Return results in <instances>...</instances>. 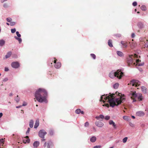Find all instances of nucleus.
<instances>
[{
	"mask_svg": "<svg viewBox=\"0 0 148 148\" xmlns=\"http://www.w3.org/2000/svg\"><path fill=\"white\" fill-rule=\"evenodd\" d=\"M12 20V19L10 18H7V21L8 22H10Z\"/></svg>",
	"mask_w": 148,
	"mask_h": 148,
	"instance_id": "nucleus-45",
	"label": "nucleus"
},
{
	"mask_svg": "<svg viewBox=\"0 0 148 148\" xmlns=\"http://www.w3.org/2000/svg\"><path fill=\"white\" fill-rule=\"evenodd\" d=\"M8 80V78H7L6 77V78H5L3 79V81L4 82H6V81H7Z\"/></svg>",
	"mask_w": 148,
	"mask_h": 148,
	"instance_id": "nucleus-48",
	"label": "nucleus"
},
{
	"mask_svg": "<svg viewBox=\"0 0 148 148\" xmlns=\"http://www.w3.org/2000/svg\"><path fill=\"white\" fill-rule=\"evenodd\" d=\"M20 98L18 95L17 96V97L15 98V101L17 102H18L19 101Z\"/></svg>",
	"mask_w": 148,
	"mask_h": 148,
	"instance_id": "nucleus-34",
	"label": "nucleus"
},
{
	"mask_svg": "<svg viewBox=\"0 0 148 148\" xmlns=\"http://www.w3.org/2000/svg\"><path fill=\"white\" fill-rule=\"evenodd\" d=\"M13 95V94L12 93H10L9 94V96H12Z\"/></svg>",
	"mask_w": 148,
	"mask_h": 148,
	"instance_id": "nucleus-59",
	"label": "nucleus"
},
{
	"mask_svg": "<svg viewBox=\"0 0 148 148\" xmlns=\"http://www.w3.org/2000/svg\"><path fill=\"white\" fill-rule=\"evenodd\" d=\"M108 45L110 47H113V45L112 43V41L110 40H109L108 42Z\"/></svg>",
	"mask_w": 148,
	"mask_h": 148,
	"instance_id": "nucleus-25",
	"label": "nucleus"
},
{
	"mask_svg": "<svg viewBox=\"0 0 148 148\" xmlns=\"http://www.w3.org/2000/svg\"><path fill=\"white\" fill-rule=\"evenodd\" d=\"M22 107V106H17L16 107V108H21Z\"/></svg>",
	"mask_w": 148,
	"mask_h": 148,
	"instance_id": "nucleus-55",
	"label": "nucleus"
},
{
	"mask_svg": "<svg viewBox=\"0 0 148 148\" xmlns=\"http://www.w3.org/2000/svg\"><path fill=\"white\" fill-rule=\"evenodd\" d=\"M52 143L51 142H50L49 143H48V145L47 146V147L48 148H50V146L49 145L50 144H51Z\"/></svg>",
	"mask_w": 148,
	"mask_h": 148,
	"instance_id": "nucleus-47",
	"label": "nucleus"
},
{
	"mask_svg": "<svg viewBox=\"0 0 148 148\" xmlns=\"http://www.w3.org/2000/svg\"><path fill=\"white\" fill-rule=\"evenodd\" d=\"M47 132L44 130H40L38 133V135L39 137H40L44 138L45 136L47 134Z\"/></svg>",
	"mask_w": 148,
	"mask_h": 148,
	"instance_id": "nucleus-7",
	"label": "nucleus"
},
{
	"mask_svg": "<svg viewBox=\"0 0 148 148\" xmlns=\"http://www.w3.org/2000/svg\"><path fill=\"white\" fill-rule=\"evenodd\" d=\"M16 31V29L15 28L12 29H11V32L12 33H14Z\"/></svg>",
	"mask_w": 148,
	"mask_h": 148,
	"instance_id": "nucleus-38",
	"label": "nucleus"
},
{
	"mask_svg": "<svg viewBox=\"0 0 148 148\" xmlns=\"http://www.w3.org/2000/svg\"><path fill=\"white\" fill-rule=\"evenodd\" d=\"M16 34L17 36L18 37H20L21 36V35L20 34H19V33L17 31L16 32Z\"/></svg>",
	"mask_w": 148,
	"mask_h": 148,
	"instance_id": "nucleus-41",
	"label": "nucleus"
},
{
	"mask_svg": "<svg viewBox=\"0 0 148 148\" xmlns=\"http://www.w3.org/2000/svg\"><path fill=\"white\" fill-rule=\"evenodd\" d=\"M46 145H47V143L46 142H45V143H44V147H45L46 146Z\"/></svg>",
	"mask_w": 148,
	"mask_h": 148,
	"instance_id": "nucleus-58",
	"label": "nucleus"
},
{
	"mask_svg": "<svg viewBox=\"0 0 148 148\" xmlns=\"http://www.w3.org/2000/svg\"><path fill=\"white\" fill-rule=\"evenodd\" d=\"M47 92L44 89L40 88L36 92L35 96L36 99L39 102L47 103L46 97Z\"/></svg>",
	"mask_w": 148,
	"mask_h": 148,
	"instance_id": "nucleus-2",
	"label": "nucleus"
},
{
	"mask_svg": "<svg viewBox=\"0 0 148 148\" xmlns=\"http://www.w3.org/2000/svg\"><path fill=\"white\" fill-rule=\"evenodd\" d=\"M141 60L139 59H137L135 60V65H141L140 64V62H141Z\"/></svg>",
	"mask_w": 148,
	"mask_h": 148,
	"instance_id": "nucleus-22",
	"label": "nucleus"
},
{
	"mask_svg": "<svg viewBox=\"0 0 148 148\" xmlns=\"http://www.w3.org/2000/svg\"><path fill=\"white\" fill-rule=\"evenodd\" d=\"M138 26V27L140 29H142L144 27L143 24L141 22H138L137 24Z\"/></svg>",
	"mask_w": 148,
	"mask_h": 148,
	"instance_id": "nucleus-12",
	"label": "nucleus"
},
{
	"mask_svg": "<svg viewBox=\"0 0 148 148\" xmlns=\"http://www.w3.org/2000/svg\"><path fill=\"white\" fill-rule=\"evenodd\" d=\"M140 82L139 81L136 80H133L131 81L130 84L133 86L138 87L140 85Z\"/></svg>",
	"mask_w": 148,
	"mask_h": 148,
	"instance_id": "nucleus-6",
	"label": "nucleus"
},
{
	"mask_svg": "<svg viewBox=\"0 0 148 148\" xmlns=\"http://www.w3.org/2000/svg\"><path fill=\"white\" fill-rule=\"evenodd\" d=\"M11 65H19V63L18 62H12Z\"/></svg>",
	"mask_w": 148,
	"mask_h": 148,
	"instance_id": "nucleus-32",
	"label": "nucleus"
},
{
	"mask_svg": "<svg viewBox=\"0 0 148 148\" xmlns=\"http://www.w3.org/2000/svg\"><path fill=\"white\" fill-rule=\"evenodd\" d=\"M137 68L138 69V70H139L140 71H142V69L141 68H140V67H137Z\"/></svg>",
	"mask_w": 148,
	"mask_h": 148,
	"instance_id": "nucleus-50",
	"label": "nucleus"
},
{
	"mask_svg": "<svg viewBox=\"0 0 148 148\" xmlns=\"http://www.w3.org/2000/svg\"><path fill=\"white\" fill-rule=\"evenodd\" d=\"M27 105V103H24L23 105H22V106H26Z\"/></svg>",
	"mask_w": 148,
	"mask_h": 148,
	"instance_id": "nucleus-56",
	"label": "nucleus"
},
{
	"mask_svg": "<svg viewBox=\"0 0 148 148\" xmlns=\"http://www.w3.org/2000/svg\"><path fill=\"white\" fill-rule=\"evenodd\" d=\"M119 86V84L118 83H116L115 84H114L113 86V87L115 89H116L118 88Z\"/></svg>",
	"mask_w": 148,
	"mask_h": 148,
	"instance_id": "nucleus-26",
	"label": "nucleus"
},
{
	"mask_svg": "<svg viewBox=\"0 0 148 148\" xmlns=\"http://www.w3.org/2000/svg\"><path fill=\"white\" fill-rule=\"evenodd\" d=\"M95 118L97 120H99L100 118L103 119L104 118V116L102 114H100L99 116H96Z\"/></svg>",
	"mask_w": 148,
	"mask_h": 148,
	"instance_id": "nucleus-20",
	"label": "nucleus"
},
{
	"mask_svg": "<svg viewBox=\"0 0 148 148\" xmlns=\"http://www.w3.org/2000/svg\"><path fill=\"white\" fill-rule=\"evenodd\" d=\"M90 56L94 60L96 59V56L95 54L93 53H91L90 54Z\"/></svg>",
	"mask_w": 148,
	"mask_h": 148,
	"instance_id": "nucleus-27",
	"label": "nucleus"
},
{
	"mask_svg": "<svg viewBox=\"0 0 148 148\" xmlns=\"http://www.w3.org/2000/svg\"><path fill=\"white\" fill-rule=\"evenodd\" d=\"M141 9L143 10H145L146 9V8L145 5H143L141 7Z\"/></svg>",
	"mask_w": 148,
	"mask_h": 148,
	"instance_id": "nucleus-30",
	"label": "nucleus"
},
{
	"mask_svg": "<svg viewBox=\"0 0 148 148\" xmlns=\"http://www.w3.org/2000/svg\"><path fill=\"white\" fill-rule=\"evenodd\" d=\"M12 68L17 69L19 67L20 65H11Z\"/></svg>",
	"mask_w": 148,
	"mask_h": 148,
	"instance_id": "nucleus-36",
	"label": "nucleus"
},
{
	"mask_svg": "<svg viewBox=\"0 0 148 148\" xmlns=\"http://www.w3.org/2000/svg\"><path fill=\"white\" fill-rule=\"evenodd\" d=\"M89 123L88 122H86L84 124V126L85 127H88L89 126Z\"/></svg>",
	"mask_w": 148,
	"mask_h": 148,
	"instance_id": "nucleus-39",
	"label": "nucleus"
},
{
	"mask_svg": "<svg viewBox=\"0 0 148 148\" xmlns=\"http://www.w3.org/2000/svg\"><path fill=\"white\" fill-rule=\"evenodd\" d=\"M135 36L134 33H132V38H133Z\"/></svg>",
	"mask_w": 148,
	"mask_h": 148,
	"instance_id": "nucleus-54",
	"label": "nucleus"
},
{
	"mask_svg": "<svg viewBox=\"0 0 148 148\" xmlns=\"http://www.w3.org/2000/svg\"><path fill=\"white\" fill-rule=\"evenodd\" d=\"M145 47H148V40H146V42H145Z\"/></svg>",
	"mask_w": 148,
	"mask_h": 148,
	"instance_id": "nucleus-35",
	"label": "nucleus"
},
{
	"mask_svg": "<svg viewBox=\"0 0 148 148\" xmlns=\"http://www.w3.org/2000/svg\"><path fill=\"white\" fill-rule=\"evenodd\" d=\"M121 43L123 46L124 47L127 48V44L126 42L122 41H121Z\"/></svg>",
	"mask_w": 148,
	"mask_h": 148,
	"instance_id": "nucleus-16",
	"label": "nucleus"
},
{
	"mask_svg": "<svg viewBox=\"0 0 148 148\" xmlns=\"http://www.w3.org/2000/svg\"><path fill=\"white\" fill-rule=\"evenodd\" d=\"M145 111H148V107L146 108L145 109Z\"/></svg>",
	"mask_w": 148,
	"mask_h": 148,
	"instance_id": "nucleus-62",
	"label": "nucleus"
},
{
	"mask_svg": "<svg viewBox=\"0 0 148 148\" xmlns=\"http://www.w3.org/2000/svg\"><path fill=\"white\" fill-rule=\"evenodd\" d=\"M76 113L77 114H79L80 113H81L82 114H84V112L83 111H81V110L80 109H77L75 111Z\"/></svg>",
	"mask_w": 148,
	"mask_h": 148,
	"instance_id": "nucleus-13",
	"label": "nucleus"
},
{
	"mask_svg": "<svg viewBox=\"0 0 148 148\" xmlns=\"http://www.w3.org/2000/svg\"><path fill=\"white\" fill-rule=\"evenodd\" d=\"M54 67L56 69H59L61 67V65H54Z\"/></svg>",
	"mask_w": 148,
	"mask_h": 148,
	"instance_id": "nucleus-42",
	"label": "nucleus"
},
{
	"mask_svg": "<svg viewBox=\"0 0 148 148\" xmlns=\"http://www.w3.org/2000/svg\"><path fill=\"white\" fill-rule=\"evenodd\" d=\"M109 123L110 125H112L114 128H116V125L115 123L112 120H110L109 121Z\"/></svg>",
	"mask_w": 148,
	"mask_h": 148,
	"instance_id": "nucleus-11",
	"label": "nucleus"
},
{
	"mask_svg": "<svg viewBox=\"0 0 148 148\" xmlns=\"http://www.w3.org/2000/svg\"><path fill=\"white\" fill-rule=\"evenodd\" d=\"M9 70V69L7 67H5V71H8Z\"/></svg>",
	"mask_w": 148,
	"mask_h": 148,
	"instance_id": "nucleus-49",
	"label": "nucleus"
},
{
	"mask_svg": "<svg viewBox=\"0 0 148 148\" xmlns=\"http://www.w3.org/2000/svg\"><path fill=\"white\" fill-rule=\"evenodd\" d=\"M49 134L50 135H53L54 134V131L52 129H50L49 132Z\"/></svg>",
	"mask_w": 148,
	"mask_h": 148,
	"instance_id": "nucleus-28",
	"label": "nucleus"
},
{
	"mask_svg": "<svg viewBox=\"0 0 148 148\" xmlns=\"http://www.w3.org/2000/svg\"><path fill=\"white\" fill-rule=\"evenodd\" d=\"M97 138L95 136H92L90 138V141L92 143L95 142Z\"/></svg>",
	"mask_w": 148,
	"mask_h": 148,
	"instance_id": "nucleus-15",
	"label": "nucleus"
},
{
	"mask_svg": "<svg viewBox=\"0 0 148 148\" xmlns=\"http://www.w3.org/2000/svg\"><path fill=\"white\" fill-rule=\"evenodd\" d=\"M93 148H98V147H97V145L93 147Z\"/></svg>",
	"mask_w": 148,
	"mask_h": 148,
	"instance_id": "nucleus-63",
	"label": "nucleus"
},
{
	"mask_svg": "<svg viewBox=\"0 0 148 148\" xmlns=\"http://www.w3.org/2000/svg\"><path fill=\"white\" fill-rule=\"evenodd\" d=\"M123 119L126 120H128V117L127 116H124L123 117Z\"/></svg>",
	"mask_w": 148,
	"mask_h": 148,
	"instance_id": "nucleus-37",
	"label": "nucleus"
},
{
	"mask_svg": "<svg viewBox=\"0 0 148 148\" xmlns=\"http://www.w3.org/2000/svg\"><path fill=\"white\" fill-rule=\"evenodd\" d=\"M116 53L120 57H122L124 56V54L121 51H117L116 52Z\"/></svg>",
	"mask_w": 148,
	"mask_h": 148,
	"instance_id": "nucleus-17",
	"label": "nucleus"
},
{
	"mask_svg": "<svg viewBox=\"0 0 148 148\" xmlns=\"http://www.w3.org/2000/svg\"><path fill=\"white\" fill-rule=\"evenodd\" d=\"M122 71H123L121 69H118L116 71L115 70H113L110 73L109 76L112 78L116 77L119 79H120L123 75V73Z\"/></svg>",
	"mask_w": 148,
	"mask_h": 148,
	"instance_id": "nucleus-3",
	"label": "nucleus"
},
{
	"mask_svg": "<svg viewBox=\"0 0 148 148\" xmlns=\"http://www.w3.org/2000/svg\"><path fill=\"white\" fill-rule=\"evenodd\" d=\"M3 116V113L1 112L0 113V118H1Z\"/></svg>",
	"mask_w": 148,
	"mask_h": 148,
	"instance_id": "nucleus-57",
	"label": "nucleus"
},
{
	"mask_svg": "<svg viewBox=\"0 0 148 148\" xmlns=\"http://www.w3.org/2000/svg\"><path fill=\"white\" fill-rule=\"evenodd\" d=\"M30 129L29 128H28L26 132V134H28L29 133V132L30 131Z\"/></svg>",
	"mask_w": 148,
	"mask_h": 148,
	"instance_id": "nucleus-44",
	"label": "nucleus"
},
{
	"mask_svg": "<svg viewBox=\"0 0 148 148\" xmlns=\"http://www.w3.org/2000/svg\"><path fill=\"white\" fill-rule=\"evenodd\" d=\"M39 145V142L38 141L34 142L33 143V146L34 148H37Z\"/></svg>",
	"mask_w": 148,
	"mask_h": 148,
	"instance_id": "nucleus-14",
	"label": "nucleus"
},
{
	"mask_svg": "<svg viewBox=\"0 0 148 148\" xmlns=\"http://www.w3.org/2000/svg\"><path fill=\"white\" fill-rule=\"evenodd\" d=\"M140 57H138L137 54H134V55H130L129 56V57L127 58V62L128 65H131L133 63V65H135V60L133 58H138Z\"/></svg>",
	"mask_w": 148,
	"mask_h": 148,
	"instance_id": "nucleus-4",
	"label": "nucleus"
},
{
	"mask_svg": "<svg viewBox=\"0 0 148 148\" xmlns=\"http://www.w3.org/2000/svg\"><path fill=\"white\" fill-rule=\"evenodd\" d=\"M54 63H56V61H57V59H56L55 58H54Z\"/></svg>",
	"mask_w": 148,
	"mask_h": 148,
	"instance_id": "nucleus-51",
	"label": "nucleus"
},
{
	"mask_svg": "<svg viewBox=\"0 0 148 148\" xmlns=\"http://www.w3.org/2000/svg\"><path fill=\"white\" fill-rule=\"evenodd\" d=\"M141 90L144 93H146L147 92V88L144 86H142L141 87Z\"/></svg>",
	"mask_w": 148,
	"mask_h": 148,
	"instance_id": "nucleus-18",
	"label": "nucleus"
},
{
	"mask_svg": "<svg viewBox=\"0 0 148 148\" xmlns=\"http://www.w3.org/2000/svg\"><path fill=\"white\" fill-rule=\"evenodd\" d=\"M104 118L106 120H108L110 119V116H109L107 115L104 117Z\"/></svg>",
	"mask_w": 148,
	"mask_h": 148,
	"instance_id": "nucleus-31",
	"label": "nucleus"
},
{
	"mask_svg": "<svg viewBox=\"0 0 148 148\" xmlns=\"http://www.w3.org/2000/svg\"><path fill=\"white\" fill-rule=\"evenodd\" d=\"M98 147V148H101V146L100 145H97Z\"/></svg>",
	"mask_w": 148,
	"mask_h": 148,
	"instance_id": "nucleus-61",
	"label": "nucleus"
},
{
	"mask_svg": "<svg viewBox=\"0 0 148 148\" xmlns=\"http://www.w3.org/2000/svg\"><path fill=\"white\" fill-rule=\"evenodd\" d=\"M58 65H61V64L60 62H58L57 63Z\"/></svg>",
	"mask_w": 148,
	"mask_h": 148,
	"instance_id": "nucleus-60",
	"label": "nucleus"
},
{
	"mask_svg": "<svg viewBox=\"0 0 148 148\" xmlns=\"http://www.w3.org/2000/svg\"><path fill=\"white\" fill-rule=\"evenodd\" d=\"M132 5L134 6H135L137 5V3L136 2L134 1L132 3Z\"/></svg>",
	"mask_w": 148,
	"mask_h": 148,
	"instance_id": "nucleus-43",
	"label": "nucleus"
},
{
	"mask_svg": "<svg viewBox=\"0 0 148 148\" xmlns=\"http://www.w3.org/2000/svg\"><path fill=\"white\" fill-rule=\"evenodd\" d=\"M15 23L14 22H11L10 23V25L11 26H13V25H15Z\"/></svg>",
	"mask_w": 148,
	"mask_h": 148,
	"instance_id": "nucleus-40",
	"label": "nucleus"
},
{
	"mask_svg": "<svg viewBox=\"0 0 148 148\" xmlns=\"http://www.w3.org/2000/svg\"><path fill=\"white\" fill-rule=\"evenodd\" d=\"M5 43V41L3 40H0V46H3Z\"/></svg>",
	"mask_w": 148,
	"mask_h": 148,
	"instance_id": "nucleus-23",
	"label": "nucleus"
},
{
	"mask_svg": "<svg viewBox=\"0 0 148 148\" xmlns=\"http://www.w3.org/2000/svg\"><path fill=\"white\" fill-rule=\"evenodd\" d=\"M127 140V137H125L123 139V143H125Z\"/></svg>",
	"mask_w": 148,
	"mask_h": 148,
	"instance_id": "nucleus-33",
	"label": "nucleus"
},
{
	"mask_svg": "<svg viewBox=\"0 0 148 148\" xmlns=\"http://www.w3.org/2000/svg\"><path fill=\"white\" fill-rule=\"evenodd\" d=\"M3 6L5 8H7L8 7V5L7 3H5L4 4Z\"/></svg>",
	"mask_w": 148,
	"mask_h": 148,
	"instance_id": "nucleus-46",
	"label": "nucleus"
},
{
	"mask_svg": "<svg viewBox=\"0 0 148 148\" xmlns=\"http://www.w3.org/2000/svg\"><path fill=\"white\" fill-rule=\"evenodd\" d=\"M136 115L140 116H143L145 115V113L143 112L140 111L136 112Z\"/></svg>",
	"mask_w": 148,
	"mask_h": 148,
	"instance_id": "nucleus-10",
	"label": "nucleus"
},
{
	"mask_svg": "<svg viewBox=\"0 0 148 148\" xmlns=\"http://www.w3.org/2000/svg\"><path fill=\"white\" fill-rule=\"evenodd\" d=\"M8 0H1V3H3L4 2L7 1Z\"/></svg>",
	"mask_w": 148,
	"mask_h": 148,
	"instance_id": "nucleus-52",
	"label": "nucleus"
},
{
	"mask_svg": "<svg viewBox=\"0 0 148 148\" xmlns=\"http://www.w3.org/2000/svg\"><path fill=\"white\" fill-rule=\"evenodd\" d=\"M132 97V98H137L139 101H142L143 99V97L142 96V94L140 93H136V92H132L131 94Z\"/></svg>",
	"mask_w": 148,
	"mask_h": 148,
	"instance_id": "nucleus-5",
	"label": "nucleus"
},
{
	"mask_svg": "<svg viewBox=\"0 0 148 148\" xmlns=\"http://www.w3.org/2000/svg\"><path fill=\"white\" fill-rule=\"evenodd\" d=\"M4 139H0V141L1 143H3L4 141Z\"/></svg>",
	"mask_w": 148,
	"mask_h": 148,
	"instance_id": "nucleus-53",
	"label": "nucleus"
},
{
	"mask_svg": "<svg viewBox=\"0 0 148 148\" xmlns=\"http://www.w3.org/2000/svg\"><path fill=\"white\" fill-rule=\"evenodd\" d=\"M95 124L97 126L100 127H102L104 125L102 122L99 121H96Z\"/></svg>",
	"mask_w": 148,
	"mask_h": 148,
	"instance_id": "nucleus-9",
	"label": "nucleus"
},
{
	"mask_svg": "<svg viewBox=\"0 0 148 148\" xmlns=\"http://www.w3.org/2000/svg\"><path fill=\"white\" fill-rule=\"evenodd\" d=\"M14 37L16 39L18 40L19 43H20L21 42L22 39L21 38H18L16 36H15Z\"/></svg>",
	"mask_w": 148,
	"mask_h": 148,
	"instance_id": "nucleus-29",
	"label": "nucleus"
},
{
	"mask_svg": "<svg viewBox=\"0 0 148 148\" xmlns=\"http://www.w3.org/2000/svg\"><path fill=\"white\" fill-rule=\"evenodd\" d=\"M132 117L133 119H134L135 118V117L134 116H132Z\"/></svg>",
	"mask_w": 148,
	"mask_h": 148,
	"instance_id": "nucleus-64",
	"label": "nucleus"
},
{
	"mask_svg": "<svg viewBox=\"0 0 148 148\" xmlns=\"http://www.w3.org/2000/svg\"><path fill=\"white\" fill-rule=\"evenodd\" d=\"M39 122L38 120H36L34 125V128H37L39 126Z\"/></svg>",
	"mask_w": 148,
	"mask_h": 148,
	"instance_id": "nucleus-19",
	"label": "nucleus"
},
{
	"mask_svg": "<svg viewBox=\"0 0 148 148\" xmlns=\"http://www.w3.org/2000/svg\"><path fill=\"white\" fill-rule=\"evenodd\" d=\"M116 95L118 96L117 97H114L115 95H103L101 96V101H102L103 102L105 101H107L109 103V104H106L105 105L106 106L108 107L109 105L110 106L114 107L116 106H118L121 103H123L125 100V97L121 93L118 92H116Z\"/></svg>",
	"mask_w": 148,
	"mask_h": 148,
	"instance_id": "nucleus-1",
	"label": "nucleus"
},
{
	"mask_svg": "<svg viewBox=\"0 0 148 148\" xmlns=\"http://www.w3.org/2000/svg\"><path fill=\"white\" fill-rule=\"evenodd\" d=\"M133 39H132V41L129 42L130 44V46L132 49L134 48L136 46V44L135 42H133Z\"/></svg>",
	"mask_w": 148,
	"mask_h": 148,
	"instance_id": "nucleus-8",
	"label": "nucleus"
},
{
	"mask_svg": "<svg viewBox=\"0 0 148 148\" xmlns=\"http://www.w3.org/2000/svg\"><path fill=\"white\" fill-rule=\"evenodd\" d=\"M12 54V53L11 52H9L7 53L6 55L5 56L6 58H9Z\"/></svg>",
	"mask_w": 148,
	"mask_h": 148,
	"instance_id": "nucleus-24",
	"label": "nucleus"
},
{
	"mask_svg": "<svg viewBox=\"0 0 148 148\" xmlns=\"http://www.w3.org/2000/svg\"><path fill=\"white\" fill-rule=\"evenodd\" d=\"M33 124L34 121L32 120H31L29 123V126L30 128H32L33 127Z\"/></svg>",
	"mask_w": 148,
	"mask_h": 148,
	"instance_id": "nucleus-21",
	"label": "nucleus"
}]
</instances>
